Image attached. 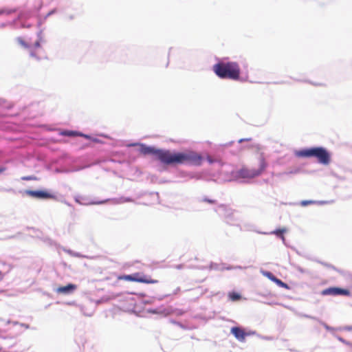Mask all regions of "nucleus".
Here are the masks:
<instances>
[{"label":"nucleus","instance_id":"f257e3e1","mask_svg":"<svg viewBox=\"0 0 352 352\" xmlns=\"http://www.w3.org/2000/svg\"><path fill=\"white\" fill-rule=\"evenodd\" d=\"M140 153L144 155H153L162 163L166 165L193 164L201 165L202 157L192 151L171 152L169 150L157 149L144 144L140 145Z\"/></svg>","mask_w":352,"mask_h":352},{"label":"nucleus","instance_id":"f03ea898","mask_svg":"<svg viewBox=\"0 0 352 352\" xmlns=\"http://www.w3.org/2000/svg\"><path fill=\"white\" fill-rule=\"evenodd\" d=\"M214 73L221 78L234 80L239 79L241 69L239 64L235 62H220L213 67Z\"/></svg>","mask_w":352,"mask_h":352},{"label":"nucleus","instance_id":"7ed1b4c3","mask_svg":"<svg viewBox=\"0 0 352 352\" xmlns=\"http://www.w3.org/2000/svg\"><path fill=\"white\" fill-rule=\"evenodd\" d=\"M267 165L264 153L258 151L253 166L250 168L243 167L239 170L238 174L242 178H254L261 175L266 168Z\"/></svg>","mask_w":352,"mask_h":352},{"label":"nucleus","instance_id":"20e7f679","mask_svg":"<svg viewBox=\"0 0 352 352\" xmlns=\"http://www.w3.org/2000/svg\"><path fill=\"white\" fill-rule=\"evenodd\" d=\"M298 155L304 157H316L318 161L323 164H328L330 162V155L322 147H314L299 151Z\"/></svg>","mask_w":352,"mask_h":352},{"label":"nucleus","instance_id":"39448f33","mask_svg":"<svg viewBox=\"0 0 352 352\" xmlns=\"http://www.w3.org/2000/svg\"><path fill=\"white\" fill-rule=\"evenodd\" d=\"M322 295H332V296H349L350 292L346 289H342L338 287H329L322 292Z\"/></svg>","mask_w":352,"mask_h":352},{"label":"nucleus","instance_id":"423d86ee","mask_svg":"<svg viewBox=\"0 0 352 352\" xmlns=\"http://www.w3.org/2000/svg\"><path fill=\"white\" fill-rule=\"evenodd\" d=\"M133 278H135L139 280H133V282L146 283V284H155L159 281L157 279L152 278L150 276L142 275L141 273L137 272L133 274Z\"/></svg>","mask_w":352,"mask_h":352},{"label":"nucleus","instance_id":"0eeeda50","mask_svg":"<svg viewBox=\"0 0 352 352\" xmlns=\"http://www.w3.org/2000/svg\"><path fill=\"white\" fill-rule=\"evenodd\" d=\"M27 195L38 199H53L54 196L47 191L43 190H28Z\"/></svg>","mask_w":352,"mask_h":352},{"label":"nucleus","instance_id":"6e6552de","mask_svg":"<svg viewBox=\"0 0 352 352\" xmlns=\"http://www.w3.org/2000/svg\"><path fill=\"white\" fill-rule=\"evenodd\" d=\"M230 332L240 342H244L245 337L248 335V333L245 332L244 329L239 327H232Z\"/></svg>","mask_w":352,"mask_h":352},{"label":"nucleus","instance_id":"1a4fd4ad","mask_svg":"<svg viewBox=\"0 0 352 352\" xmlns=\"http://www.w3.org/2000/svg\"><path fill=\"white\" fill-rule=\"evenodd\" d=\"M77 288V286L74 284H68L65 286L59 287L56 289V292L58 294H67L74 292Z\"/></svg>","mask_w":352,"mask_h":352},{"label":"nucleus","instance_id":"9d476101","mask_svg":"<svg viewBox=\"0 0 352 352\" xmlns=\"http://www.w3.org/2000/svg\"><path fill=\"white\" fill-rule=\"evenodd\" d=\"M41 48V40H37L30 50V55L31 57L40 60L42 57L38 56V50Z\"/></svg>","mask_w":352,"mask_h":352},{"label":"nucleus","instance_id":"9b49d317","mask_svg":"<svg viewBox=\"0 0 352 352\" xmlns=\"http://www.w3.org/2000/svg\"><path fill=\"white\" fill-rule=\"evenodd\" d=\"M63 135L66 136H83L87 139H89L90 137L87 135H83L74 131H65L63 133Z\"/></svg>","mask_w":352,"mask_h":352},{"label":"nucleus","instance_id":"f8f14e48","mask_svg":"<svg viewBox=\"0 0 352 352\" xmlns=\"http://www.w3.org/2000/svg\"><path fill=\"white\" fill-rule=\"evenodd\" d=\"M229 298L232 301H236L241 299V296L239 294L236 292H230L228 294Z\"/></svg>","mask_w":352,"mask_h":352},{"label":"nucleus","instance_id":"ddd939ff","mask_svg":"<svg viewBox=\"0 0 352 352\" xmlns=\"http://www.w3.org/2000/svg\"><path fill=\"white\" fill-rule=\"evenodd\" d=\"M15 12H16L15 9H10V8H7L0 9V14L8 15V14L14 13Z\"/></svg>","mask_w":352,"mask_h":352},{"label":"nucleus","instance_id":"4468645a","mask_svg":"<svg viewBox=\"0 0 352 352\" xmlns=\"http://www.w3.org/2000/svg\"><path fill=\"white\" fill-rule=\"evenodd\" d=\"M118 279L119 280H127V281H132V282H133V280H138V279H136L135 278H133V275L132 274H131V275H124V276H119Z\"/></svg>","mask_w":352,"mask_h":352},{"label":"nucleus","instance_id":"2eb2a0df","mask_svg":"<svg viewBox=\"0 0 352 352\" xmlns=\"http://www.w3.org/2000/svg\"><path fill=\"white\" fill-rule=\"evenodd\" d=\"M16 41L19 44H20L21 46L26 49L30 48V45L24 41V39L22 37H18L16 38Z\"/></svg>","mask_w":352,"mask_h":352},{"label":"nucleus","instance_id":"dca6fc26","mask_svg":"<svg viewBox=\"0 0 352 352\" xmlns=\"http://www.w3.org/2000/svg\"><path fill=\"white\" fill-rule=\"evenodd\" d=\"M314 203H315V201H311V200H310V201H301L300 204L302 206H306L307 205L312 204Z\"/></svg>","mask_w":352,"mask_h":352},{"label":"nucleus","instance_id":"f3484780","mask_svg":"<svg viewBox=\"0 0 352 352\" xmlns=\"http://www.w3.org/2000/svg\"><path fill=\"white\" fill-rule=\"evenodd\" d=\"M203 201H205V202L211 204H216V201L214 199H208V198H204L203 199Z\"/></svg>","mask_w":352,"mask_h":352},{"label":"nucleus","instance_id":"a211bd4d","mask_svg":"<svg viewBox=\"0 0 352 352\" xmlns=\"http://www.w3.org/2000/svg\"><path fill=\"white\" fill-rule=\"evenodd\" d=\"M276 281L281 286L284 287H286V283H284L283 282H282L281 280H277L276 279Z\"/></svg>","mask_w":352,"mask_h":352},{"label":"nucleus","instance_id":"6ab92c4d","mask_svg":"<svg viewBox=\"0 0 352 352\" xmlns=\"http://www.w3.org/2000/svg\"><path fill=\"white\" fill-rule=\"evenodd\" d=\"M23 180H32L34 178L31 176H28V177H23L22 178Z\"/></svg>","mask_w":352,"mask_h":352},{"label":"nucleus","instance_id":"aec40b11","mask_svg":"<svg viewBox=\"0 0 352 352\" xmlns=\"http://www.w3.org/2000/svg\"><path fill=\"white\" fill-rule=\"evenodd\" d=\"M6 169V167H0V173L4 172Z\"/></svg>","mask_w":352,"mask_h":352},{"label":"nucleus","instance_id":"412c9836","mask_svg":"<svg viewBox=\"0 0 352 352\" xmlns=\"http://www.w3.org/2000/svg\"><path fill=\"white\" fill-rule=\"evenodd\" d=\"M208 160L210 163H212L213 162V160L211 159L210 157H208Z\"/></svg>","mask_w":352,"mask_h":352},{"label":"nucleus","instance_id":"4be33fe9","mask_svg":"<svg viewBox=\"0 0 352 352\" xmlns=\"http://www.w3.org/2000/svg\"><path fill=\"white\" fill-rule=\"evenodd\" d=\"M243 140H244L243 139H241L239 142H242Z\"/></svg>","mask_w":352,"mask_h":352},{"label":"nucleus","instance_id":"5701e85b","mask_svg":"<svg viewBox=\"0 0 352 352\" xmlns=\"http://www.w3.org/2000/svg\"><path fill=\"white\" fill-rule=\"evenodd\" d=\"M43 57V58H47L46 54L45 53H44V56Z\"/></svg>","mask_w":352,"mask_h":352},{"label":"nucleus","instance_id":"b1692460","mask_svg":"<svg viewBox=\"0 0 352 352\" xmlns=\"http://www.w3.org/2000/svg\"><path fill=\"white\" fill-rule=\"evenodd\" d=\"M2 274H1V272L0 271V276H1Z\"/></svg>","mask_w":352,"mask_h":352}]
</instances>
